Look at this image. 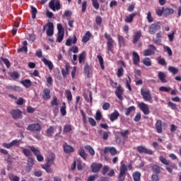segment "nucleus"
Returning <instances> with one entry per match:
<instances>
[{"label": "nucleus", "mask_w": 181, "mask_h": 181, "mask_svg": "<svg viewBox=\"0 0 181 181\" xmlns=\"http://www.w3.org/2000/svg\"><path fill=\"white\" fill-rule=\"evenodd\" d=\"M63 39H64V33H57L56 42H58V43H62V42H63Z\"/></svg>", "instance_id": "58836bf2"}, {"label": "nucleus", "mask_w": 181, "mask_h": 181, "mask_svg": "<svg viewBox=\"0 0 181 181\" xmlns=\"http://www.w3.org/2000/svg\"><path fill=\"white\" fill-rule=\"evenodd\" d=\"M138 105L140 110L144 112V115H149V114H151V110H149V107L148 105L145 104L144 102H141Z\"/></svg>", "instance_id": "6e6552de"}, {"label": "nucleus", "mask_w": 181, "mask_h": 181, "mask_svg": "<svg viewBox=\"0 0 181 181\" xmlns=\"http://www.w3.org/2000/svg\"><path fill=\"white\" fill-rule=\"evenodd\" d=\"M133 179L134 181H140L141 180V173L139 171H136L133 173Z\"/></svg>", "instance_id": "4c0bfd02"}, {"label": "nucleus", "mask_w": 181, "mask_h": 181, "mask_svg": "<svg viewBox=\"0 0 181 181\" xmlns=\"http://www.w3.org/2000/svg\"><path fill=\"white\" fill-rule=\"evenodd\" d=\"M173 12H175V11L173 10V8H163V15L165 16H169V15H172V13H173Z\"/></svg>", "instance_id": "f704fd0d"}, {"label": "nucleus", "mask_w": 181, "mask_h": 181, "mask_svg": "<svg viewBox=\"0 0 181 181\" xmlns=\"http://www.w3.org/2000/svg\"><path fill=\"white\" fill-rule=\"evenodd\" d=\"M42 98H43V100H45L46 101H47V100H50V98H52V96L50 95V89L45 88L43 90Z\"/></svg>", "instance_id": "6ab92c4d"}, {"label": "nucleus", "mask_w": 181, "mask_h": 181, "mask_svg": "<svg viewBox=\"0 0 181 181\" xmlns=\"http://www.w3.org/2000/svg\"><path fill=\"white\" fill-rule=\"evenodd\" d=\"M90 66L88 64H86L84 66V73L86 74L88 78H90Z\"/></svg>", "instance_id": "5fc2aeb1"}, {"label": "nucleus", "mask_w": 181, "mask_h": 181, "mask_svg": "<svg viewBox=\"0 0 181 181\" xmlns=\"http://www.w3.org/2000/svg\"><path fill=\"white\" fill-rule=\"evenodd\" d=\"M163 49H164L165 52H167V53H168V54L170 57L173 55V52H172V49H170L169 47L164 46Z\"/></svg>", "instance_id": "4d7b16f0"}, {"label": "nucleus", "mask_w": 181, "mask_h": 181, "mask_svg": "<svg viewBox=\"0 0 181 181\" xmlns=\"http://www.w3.org/2000/svg\"><path fill=\"white\" fill-rule=\"evenodd\" d=\"M52 86H53V78L49 76L47 78V87H52Z\"/></svg>", "instance_id": "0e129e2a"}, {"label": "nucleus", "mask_w": 181, "mask_h": 181, "mask_svg": "<svg viewBox=\"0 0 181 181\" xmlns=\"http://www.w3.org/2000/svg\"><path fill=\"white\" fill-rule=\"evenodd\" d=\"M117 39L119 47H121L122 46H125V39L124 38V36L118 35Z\"/></svg>", "instance_id": "473e14b6"}, {"label": "nucleus", "mask_w": 181, "mask_h": 181, "mask_svg": "<svg viewBox=\"0 0 181 181\" xmlns=\"http://www.w3.org/2000/svg\"><path fill=\"white\" fill-rule=\"evenodd\" d=\"M168 107H170V108H171V110H177V105L176 104L173 103V102H168Z\"/></svg>", "instance_id": "338daca9"}, {"label": "nucleus", "mask_w": 181, "mask_h": 181, "mask_svg": "<svg viewBox=\"0 0 181 181\" xmlns=\"http://www.w3.org/2000/svg\"><path fill=\"white\" fill-rule=\"evenodd\" d=\"M56 159V156L54 153H50L47 157V164L48 165H53L54 163V160Z\"/></svg>", "instance_id": "cd10ccee"}, {"label": "nucleus", "mask_w": 181, "mask_h": 181, "mask_svg": "<svg viewBox=\"0 0 181 181\" xmlns=\"http://www.w3.org/2000/svg\"><path fill=\"white\" fill-rule=\"evenodd\" d=\"M156 40L155 41V43L157 45H159L160 43H162V32L160 31L156 34Z\"/></svg>", "instance_id": "a19ab883"}, {"label": "nucleus", "mask_w": 181, "mask_h": 181, "mask_svg": "<svg viewBox=\"0 0 181 181\" xmlns=\"http://www.w3.org/2000/svg\"><path fill=\"white\" fill-rule=\"evenodd\" d=\"M66 103L63 102L62 106L60 108V112L63 117H64V115H66V114H67V112L66 111Z\"/></svg>", "instance_id": "a18cd8bd"}, {"label": "nucleus", "mask_w": 181, "mask_h": 181, "mask_svg": "<svg viewBox=\"0 0 181 181\" xmlns=\"http://www.w3.org/2000/svg\"><path fill=\"white\" fill-rule=\"evenodd\" d=\"M102 168H103L102 163H93L90 165V168L93 173H98L100 170H101Z\"/></svg>", "instance_id": "9b49d317"}, {"label": "nucleus", "mask_w": 181, "mask_h": 181, "mask_svg": "<svg viewBox=\"0 0 181 181\" xmlns=\"http://www.w3.org/2000/svg\"><path fill=\"white\" fill-rule=\"evenodd\" d=\"M166 170L169 173H173V169H177V166L175 164H170V163L165 166Z\"/></svg>", "instance_id": "7c9ffc66"}, {"label": "nucleus", "mask_w": 181, "mask_h": 181, "mask_svg": "<svg viewBox=\"0 0 181 181\" xmlns=\"http://www.w3.org/2000/svg\"><path fill=\"white\" fill-rule=\"evenodd\" d=\"M128 78L126 80V87L129 91H132V88L131 87V78L128 76Z\"/></svg>", "instance_id": "13d9d810"}, {"label": "nucleus", "mask_w": 181, "mask_h": 181, "mask_svg": "<svg viewBox=\"0 0 181 181\" xmlns=\"http://www.w3.org/2000/svg\"><path fill=\"white\" fill-rule=\"evenodd\" d=\"M159 30H160V23L151 24L149 28V33L151 35H155V33H156V31Z\"/></svg>", "instance_id": "9d476101"}, {"label": "nucleus", "mask_w": 181, "mask_h": 181, "mask_svg": "<svg viewBox=\"0 0 181 181\" xmlns=\"http://www.w3.org/2000/svg\"><path fill=\"white\" fill-rule=\"evenodd\" d=\"M118 117H119V112L118 110H115L114 112L110 115V119L112 122H114V121L118 119Z\"/></svg>", "instance_id": "bb28decb"}, {"label": "nucleus", "mask_w": 181, "mask_h": 181, "mask_svg": "<svg viewBox=\"0 0 181 181\" xmlns=\"http://www.w3.org/2000/svg\"><path fill=\"white\" fill-rule=\"evenodd\" d=\"M1 62H3V63H4V64H6L7 69H9V67H11V62H9V60L6 58H4L3 57H0Z\"/></svg>", "instance_id": "8fccbe9b"}, {"label": "nucleus", "mask_w": 181, "mask_h": 181, "mask_svg": "<svg viewBox=\"0 0 181 181\" xmlns=\"http://www.w3.org/2000/svg\"><path fill=\"white\" fill-rule=\"evenodd\" d=\"M64 68H65V69H62L61 71H62V74L63 77L64 78H66V77H67V75H69V74L70 73V71H69V70H70V63L66 62L65 64Z\"/></svg>", "instance_id": "2eb2a0df"}, {"label": "nucleus", "mask_w": 181, "mask_h": 181, "mask_svg": "<svg viewBox=\"0 0 181 181\" xmlns=\"http://www.w3.org/2000/svg\"><path fill=\"white\" fill-rule=\"evenodd\" d=\"M17 52L18 53H21V52H25V53H28V41H23V46L21 48H18Z\"/></svg>", "instance_id": "393cba45"}, {"label": "nucleus", "mask_w": 181, "mask_h": 181, "mask_svg": "<svg viewBox=\"0 0 181 181\" xmlns=\"http://www.w3.org/2000/svg\"><path fill=\"white\" fill-rule=\"evenodd\" d=\"M151 169L156 175H159L160 173V169H162L158 165H154L151 167Z\"/></svg>", "instance_id": "e433bc0d"}, {"label": "nucleus", "mask_w": 181, "mask_h": 181, "mask_svg": "<svg viewBox=\"0 0 181 181\" xmlns=\"http://www.w3.org/2000/svg\"><path fill=\"white\" fill-rule=\"evenodd\" d=\"M117 76L119 78L124 76V68H122V66H120L117 69Z\"/></svg>", "instance_id": "6e6d98bb"}, {"label": "nucleus", "mask_w": 181, "mask_h": 181, "mask_svg": "<svg viewBox=\"0 0 181 181\" xmlns=\"http://www.w3.org/2000/svg\"><path fill=\"white\" fill-rule=\"evenodd\" d=\"M132 59H133V63L134 66H138L141 60V58L139 57V54H138V52H132Z\"/></svg>", "instance_id": "a211bd4d"}, {"label": "nucleus", "mask_w": 181, "mask_h": 181, "mask_svg": "<svg viewBox=\"0 0 181 181\" xmlns=\"http://www.w3.org/2000/svg\"><path fill=\"white\" fill-rule=\"evenodd\" d=\"M42 62H43L45 66H47L49 70H53L54 66H53V63L52 62V61H49L46 58H42Z\"/></svg>", "instance_id": "a878e982"}, {"label": "nucleus", "mask_w": 181, "mask_h": 181, "mask_svg": "<svg viewBox=\"0 0 181 181\" xmlns=\"http://www.w3.org/2000/svg\"><path fill=\"white\" fill-rule=\"evenodd\" d=\"M103 152L105 155H107V153H110L112 156L117 155V149L115 147H105Z\"/></svg>", "instance_id": "ddd939ff"}, {"label": "nucleus", "mask_w": 181, "mask_h": 181, "mask_svg": "<svg viewBox=\"0 0 181 181\" xmlns=\"http://www.w3.org/2000/svg\"><path fill=\"white\" fill-rule=\"evenodd\" d=\"M51 105L55 107L54 110L59 111V102L57 101V97L54 96L53 100L51 102Z\"/></svg>", "instance_id": "2f4dec72"}, {"label": "nucleus", "mask_w": 181, "mask_h": 181, "mask_svg": "<svg viewBox=\"0 0 181 181\" xmlns=\"http://www.w3.org/2000/svg\"><path fill=\"white\" fill-rule=\"evenodd\" d=\"M63 148L65 153H73V152H74V148L69 145L67 143H64Z\"/></svg>", "instance_id": "f3484780"}, {"label": "nucleus", "mask_w": 181, "mask_h": 181, "mask_svg": "<svg viewBox=\"0 0 181 181\" xmlns=\"http://www.w3.org/2000/svg\"><path fill=\"white\" fill-rule=\"evenodd\" d=\"M72 128L71 124H65L64 127V132L67 134L71 131Z\"/></svg>", "instance_id": "052dcab7"}, {"label": "nucleus", "mask_w": 181, "mask_h": 181, "mask_svg": "<svg viewBox=\"0 0 181 181\" xmlns=\"http://www.w3.org/2000/svg\"><path fill=\"white\" fill-rule=\"evenodd\" d=\"M31 12L33 19H36V13H37V9L34 6H31Z\"/></svg>", "instance_id": "680f3d73"}, {"label": "nucleus", "mask_w": 181, "mask_h": 181, "mask_svg": "<svg viewBox=\"0 0 181 181\" xmlns=\"http://www.w3.org/2000/svg\"><path fill=\"white\" fill-rule=\"evenodd\" d=\"M27 131L31 132H40L42 131V126L39 123L30 124L27 127Z\"/></svg>", "instance_id": "20e7f679"}, {"label": "nucleus", "mask_w": 181, "mask_h": 181, "mask_svg": "<svg viewBox=\"0 0 181 181\" xmlns=\"http://www.w3.org/2000/svg\"><path fill=\"white\" fill-rule=\"evenodd\" d=\"M156 129L157 134H162L163 129H162V120L158 119L156 123Z\"/></svg>", "instance_id": "5701e85b"}, {"label": "nucleus", "mask_w": 181, "mask_h": 181, "mask_svg": "<svg viewBox=\"0 0 181 181\" xmlns=\"http://www.w3.org/2000/svg\"><path fill=\"white\" fill-rule=\"evenodd\" d=\"M29 148L30 149L31 152L34 153L35 156H37V155H40V150H39L38 148H36L33 146H29Z\"/></svg>", "instance_id": "c9c22d12"}, {"label": "nucleus", "mask_w": 181, "mask_h": 181, "mask_svg": "<svg viewBox=\"0 0 181 181\" xmlns=\"http://www.w3.org/2000/svg\"><path fill=\"white\" fill-rule=\"evenodd\" d=\"M156 52V47L153 45H150L148 46V49H145L143 52L144 56H152V54H155Z\"/></svg>", "instance_id": "423d86ee"}, {"label": "nucleus", "mask_w": 181, "mask_h": 181, "mask_svg": "<svg viewBox=\"0 0 181 181\" xmlns=\"http://www.w3.org/2000/svg\"><path fill=\"white\" fill-rule=\"evenodd\" d=\"M141 37H142V31L141 30L134 33L132 40L133 45H136L138 42H139Z\"/></svg>", "instance_id": "f8f14e48"}, {"label": "nucleus", "mask_w": 181, "mask_h": 181, "mask_svg": "<svg viewBox=\"0 0 181 181\" xmlns=\"http://www.w3.org/2000/svg\"><path fill=\"white\" fill-rule=\"evenodd\" d=\"M159 160L161 162V163H163V165H169V163H170V162L167 160L166 158H165V157L160 156H159Z\"/></svg>", "instance_id": "09e8293b"}, {"label": "nucleus", "mask_w": 181, "mask_h": 181, "mask_svg": "<svg viewBox=\"0 0 181 181\" xmlns=\"http://www.w3.org/2000/svg\"><path fill=\"white\" fill-rule=\"evenodd\" d=\"M78 155H80V156L81 158H83V159H84V160H86V159H87V153H86V151H84V149L79 150Z\"/></svg>", "instance_id": "3c124183"}, {"label": "nucleus", "mask_w": 181, "mask_h": 181, "mask_svg": "<svg viewBox=\"0 0 181 181\" xmlns=\"http://www.w3.org/2000/svg\"><path fill=\"white\" fill-rule=\"evenodd\" d=\"M86 60V51H83L78 56L79 64H81Z\"/></svg>", "instance_id": "ea45409f"}, {"label": "nucleus", "mask_w": 181, "mask_h": 181, "mask_svg": "<svg viewBox=\"0 0 181 181\" xmlns=\"http://www.w3.org/2000/svg\"><path fill=\"white\" fill-rule=\"evenodd\" d=\"M105 37L107 40V47L108 52H111L112 53H114V45H113L114 40H112V37H111V35L107 33H105Z\"/></svg>", "instance_id": "f03ea898"}, {"label": "nucleus", "mask_w": 181, "mask_h": 181, "mask_svg": "<svg viewBox=\"0 0 181 181\" xmlns=\"http://www.w3.org/2000/svg\"><path fill=\"white\" fill-rule=\"evenodd\" d=\"M77 43V37L76 35H74L73 38H68L65 42L66 46H70L72 45H76Z\"/></svg>", "instance_id": "4be33fe9"}, {"label": "nucleus", "mask_w": 181, "mask_h": 181, "mask_svg": "<svg viewBox=\"0 0 181 181\" xmlns=\"http://www.w3.org/2000/svg\"><path fill=\"white\" fill-rule=\"evenodd\" d=\"M84 148L88 151L90 156H94V155H95V151H94V148H93V147H91V146L86 145L84 146Z\"/></svg>", "instance_id": "72a5a7b5"}, {"label": "nucleus", "mask_w": 181, "mask_h": 181, "mask_svg": "<svg viewBox=\"0 0 181 181\" xmlns=\"http://www.w3.org/2000/svg\"><path fill=\"white\" fill-rule=\"evenodd\" d=\"M96 179H98V174L90 175L88 177L87 181H95Z\"/></svg>", "instance_id": "69168bd1"}, {"label": "nucleus", "mask_w": 181, "mask_h": 181, "mask_svg": "<svg viewBox=\"0 0 181 181\" xmlns=\"http://www.w3.org/2000/svg\"><path fill=\"white\" fill-rule=\"evenodd\" d=\"M91 38V33L90 31H87L86 34L82 37L81 42L82 43H87L88 40Z\"/></svg>", "instance_id": "c85d7f7f"}, {"label": "nucleus", "mask_w": 181, "mask_h": 181, "mask_svg": "<svg viewBox=\"0 0 181 181\" xmlns=\"http://www.w3.org/2000/svg\"><path fill=\"white\" fill-rule=\"evenodd\" d=\"M66 100L69 103H71L73 101V95H71V91L69 90H66Z\"/></svg>", "instance_id": "79ce46f5"}, {"label": "nucleus", "mask_w": 181, "mask_h": 181, "mask_svg": "<svg viewBox=\"0 0 181 181\" xmlns=\"http://www.w3.org/2000/svg\"><path fill=\"white\" fill-rule=\"evenodd\" d=\"M13 119H20L22 118V111L19 109H13L10 112Z\"/></svg>", "instance_id": "0eeeda50"}, {"label": "nucleus", "mask_w": 181, "mask_h": 181, "mask_svg": "<svg viewBox=\"0 0 181 181\" xmlns=\"http://www.w3.org/2000/svg\"><path fill=\"white\" fill-rule=\"evenodd\" d=\"M92 5L95 9L98 10L100 9V4H98V0H91Z\"/></svg>", "instance_id": "e2e57ef3"}, {"label": "nucleus", "mask_w": 181, "mask_h": 181, "mask_svg": "<svg viewBox=\"0 0 181 181\" xmlns=\"http://www.w3.org/2000/svg\"><path fill=\"white\" fill-rule=\"evenodd\" d=\"M21 149H22V152H23V155H25V156H32V151H30L31 150L25 148L23 147H22Z\"/></svg>", "instance_id": "49530a36"}, {"label": "nucleus", "mask_w": 181, "mask_h": 181, "mask_svg": "<svg viewBox=\"0 0 181 181\" xmlns=\"http://www.w3.org/2000/svg\"><path fill=\"white\" fill-rule=\"evenodd\" d=\"M51 166L52 165L47 163L45 165H42V168L46 170L47 173H52V168H50Z\"/></svg>", "instance_id": "603ef678"}, {"label": "nucleus", "mask_w": 181, "mask_h": 181, "mask_svg": "<svg viewBox=\"0 0 181 181\" xmlns=\"http://www.w3.org/2000/svg\"><path fill=\"white\" fill-rule=\"evenodd\" d=\"M54 132V127L53 126H50L47 129V136L52 137L53 134Z\"/></svg>", "instance_id": "37998d69"}, {"label": "nucleus", "mask_w": 181, "mask_h": 181, "mask_svg": "<svg viewBox=\"0 0 181 181\" xmlns=\"http://www.w3.org/2000/svg\"><path fill=\"white\" fill-rule=\"evenodd\" d=\"M128 171V168L127 165L121 162V165L119 168V173L118 175V180L117 181H124L125 180V174Z\"/></svg>", "instance_id": "f257e3e1"}, {"label": "nucleus", "mask_w": 181, "mask_h": 181, "mask_svg": "<svg viewBox=\"0 0 181 181\" xmlns=\"http://www.w3.org/2000/svg\"><path fill=\"white\" fill-rule=\"evenodd\" d=\"M97 59H98L99 63L100 64V69H102V70H104V69H105V66H104V59H103V57L101 55H98Z\"/></svg>", "instance_id": "c03bdc74"}, {"label": "nucleus", "mask_w": 181, "mask_h": 181, "mask_svg": "<svg viewBox=\"0 0 181 181\" xmlns=\"http://www.w3.org/2000/svg\"><path fill=\"white\" fill-rule=\"evenodd\" d=\"M69 52H72V53H78V47L73 46L69 49Z\"/></svg>", "instance_id": "774afa93"}, {"label": "nucleus", "mask_w": 181, "mask_h": 181, "mask_svg": "<svg viewBox=\"0 0 181 181\" xmlns=\"http://www.w3.org/2000/svg\"><path fill=\"white\" fill-rule=\"evenodd\" d=\"M141 94L145 101H151V103H153V100L152 99V95H151V90H144V88H141Z\"/></svg>", "instance_id": "39448f33"}, {"label": "nucleus", "mask_w": 181, "mask_h": 181, "mask_svg": "<svg viewBox=\"0 0 181 181\" xmlns=\"http://www.w3.org/2000/svg\"><path fill=\"white\" fill-rule=\"evenodd\" d=\"M135 110V106H130L127 109H126L125 115H129L131 112H134Z\"/></svg>", "instance_id": "bf43d9fd"}, {"label": "nucleus", "mask_w": 181, "mask_h": 181, "mask_svg": "<svg viewBox=\"0 0 181 181\" xmlns=\"http://www.w3.org/2000/svg\"><path fill=\"white\" fill-rule=\"evenodd\" d=\"M49 8L52 9L54 12L56 11H60L62 8V5L60 4V1L59 0H50L49 3Z\"/></svg>", "instance_id": "7ed1b4c3"}, {"label": "nucleus", "mask_w": 181, "mask_h": 181, "mask_svg": "<svg viewBox=\"0 0 181 181\" xmlns=\"http://www.w3.org/2000/svg\"><path fill=\"white\" fill-rule=\"evenodd\" d=\"M158 78L161 83H168V80H166V74H165V72L159 71L158 73Z\"/></svg>", "instance_id": "b1692460"}, {"label": "nucleus", "mask_w": 181, "mask_h": 181, "mask_svg": "<svg viewBox=\"0 0 181 181\" xmlns=\"http://www.w3.org/2000/svg\"><path fill=\"white\" fill-rule=\"evenodd\" d=\"M137 151L139 153H146V155H153V151L152 150L146 148L144 146H139L137 147Z\"/></svg>", "instance_id": "1a4fd4ad"}, {"label": "nucleus", "mask_w": 181, "mask_h": 181, "mask_svg": "<svg viewBox=\"0 0 181 181\" xmlns=\"http://www.w3.org/2000/svg\"><path fill=\"white\" fill-rule=\"evenodd\" d=\"M6 88L10 91H16V93H21V91H23L22 88L18 86H6Z\"/></svg>", "instance_id": "aec40b11"}, {"label": "nucleus", "mask_w": 181, "mask_h": 181, "mask_svg": "<svg viewBox=\"0 0 181 181\" xmlns=\"http://www.w3.org/2000/svg\"><path fill=\"white\" fill-rule=\"evenodd\" d=\"M47 35L48 36H52L54 33V25H53V23L49 22L47 23Z\"/></svg>", "instance_id": "4468645a"}, {"label": "nucleus", "mask_w": 181, "mask_h": 181, "mask_svg": "<svg viewBox=\"0 0 181 181\" xmlns=\"http://www.w3.org/2000/svg\"><path fill=\"white\" fill-rule=\"evenodd\" d=\"M122 94H124V88H122V86L121 85H119L115 90V95H117V98L119 100H122Z\"/></svg>", "instance_id": "dca6fc26"}, {"label": "nucleus", "mask_w": 181, "mask_h": 181, "mask_svg": "<svg viewBox=\"0 0 181 181\" xmlns=\"http://www.w3.org/2000/svg\"><path fill=\"white\" fill-rule=\"evenodd\" d=\"M21 84H22L25 88H30L32 86V81L30 79H25L21 81Z\"/></svg>", "instance_id": "c756f323"}, {"label": "nucleus", "mask_w": 181, "mask_h": 181, "mask_svg": "<svg viewBox=\"0 0 181 181\" xmlns=\"http://www.w3.org/2000/svg\"><path fill=\"white\" fill-rule=\"evenodd\" d=\"M143 64H144V66H147V67L152 66V62H151V59L149 58H145L144 59H143Z\"/></svg>", "instance_id": "864d4df0"}, {"label": "nucleus", "mask_w": 181, "mask_h": 181, "mask_svg": "<svg viewBox=\"0 0 181 181\" xmlns=\"http://www.w3.org/2000/svg\"><path fill=\"white\" fill-rule=\"evenodd\" d=\"M168 71L170 73H173V76H175V74H177L179 72V69L175 66H169L168 67Z\"/></svg>", "instance_id": "de8ad7c7"}, {"label": "nucleus", "mask_w": 181, "mask_h": 181, "mask_svg": "<svg viewBox=\"0 0 181 181\" xmlns=\"http://www.w3.org/2000/svg\"><path fill=\"white\" fill-rule=\"evenodd\" d=\"M136 15H138V13H132L129 14L128 16L125 17L124 22H126V23H132L134 18H135Z\"/></svg>", "instance_id": "412c9836"}]
</instances>
